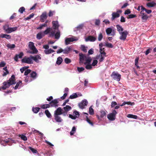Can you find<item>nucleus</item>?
I'll return each instance as SVG.
<instances>
[{
    "label": "nucleus",
    "instance_id": "obj_49",
    "mask_svg": "<svg viewBox=\"0 0 156 156\" xmlns=\"http://www.w3.org/2000/svg\"><path fill=\"white\" fill-rule=\"evenodd\" d=\"M78 95L76 93H73L72 95H71L69 97V98L71 99L75 98L77 97Z\"/></svg>",
    "mask_w": 156,
    "mask_h": 156
},
{
    "label": "nucleus",
    "instance_id": "obj_30",
    "mask_svg": "<svg viewBox=\"0 0 156 156\" xmlns=\"http://www.w3.org/2000/svg\"><path fill=\"white\" fill-rule=\"evenodd\" d=\"M48 22V21L47 20L42 25H41L39 27H37V29L41 30L42 29L43 27H47V23Z\"/></svg>",
    "mask_w": 156,
    "mask_h": 156
},
{
    "label": "nucleus",
    "instance_id": "obj_2",
    "mask_svg": "<svg viewBox=\"0 0 156 156\" xmlns=\"http://www.w3.org/2000/svg\"><path fill=\"white\" fill-rule=\"evenodd\" d=\"M52 28H50L53 30L55 33L54 36L55 38L58 39L60 37V33L58 30L59 25L58 21H53L52 22Z\"/></svg>",
    "mask_w": 156,
    "mask_h": 156
},
{
    "label": "nucleus",
    "instance_id": "obj_37",
    "mask_svg": "<svg viewBox=\"0 0 156 156\" xmlns=\"http://www.w3.org/2000/svg\"><path fill=\"white\" fill-rule=\"evenodd\" d=\"M104 46H105L109 48H112L113 47V46L112 44L108 43V42H106L105 43Z\"/></svg>",
    "mask_w": 156,
    "mask_h": 156
},
{
    "label": "nucleus",
    "instance_id": "obj_23",
    "mask_svg": "<svg viewBox=\"0 0 156 156\" xmlns=\"http://www.w3.org/2000/svg\"><path fill=\"white\" fill-rule=\"evenodd\" d=\"M54 117L56 122H61L63 121L62 119L59 115H54Z\"/></svg>",
    "mask_w": 156,
    "mask_h": 156
},
{
    "label": "nucleus",
    "instance_id": "obj_6",
    "mask_svg": "<svg viewBox=\"0 0 156 156\" xmlns=\"http://www.w3.org/2000/svg\"><path fill=\"white\" fill-rule=\"evenodd\" d=\"M117 112L115 110L113 111L112 113L108 114L107 115L108 118L110 120L113 121L115 119V115Z\"/></svg>",
    "mask_w": 156,
    "mask_h": 156
},
{
    "label": "nucleus",
    "instance_id": "obj_61",
    "mask_svg": "<svg viewBox=\"0 0 156 156\" xmlns=\"http://www.w3.org/2000/svg\"><path fill=\"white\" fill-rule=\"evenodd\" d=\"M22 83V81H19L18 82L16 85L15 86V87H14V89L15 90H16L17 89V88H18L19 85V84H20V83Z\"/></svg>",
    "mask_w": 156,
    "mask_h": 156
},
{
    "label": "nucleus",
    "instance_id": "obj_39",
    "mask_svg": "<svg viewBox=\"0 0 156 156\" xmlns=\"http://www.w3.org/2000/svg\"><path fill=\"white\" fill-rule=\"evenodd\" d=\"M126 104H127L128 105H134V104H133V103H132L130 102H125H125H124L122 104L120 105V106H122Z\"/></svg>",
    "mask_w": 156,
    "mask_h": 156
},
{
    "label": "nucleus",
    "instance_id": "obj_14",
    "mask_svg": "<svg viewBox=\"0 0 156 156\" xmlns=\"http://www.w3.org/2000/svg\"><path fill=\"white\" fill-rule=\"evenodd\" d=\"M144 10H141L140 12L141 18L143 21L145 22L148 18V16H147L146 13L144 12Z\"/></svg>",
    "mask_w": 156,
    "mask_h": 156
},
{
    "label": "nucleus",
    "instance_id": "obj_19",
    "mask_svg": "<svg viewBox=\"0 0 156 156\" xmlns=\"http://www.w3.org/2000/svg\"><path fill=\"white\" fill-rule=\"evenodd\" d=\"M62 109L60 107L57 108L56 110L54 112V115H60L62 114Z\"/></svg>",
    "mask_w": 156,
    "mask_h": 156
},
{
    "label": "nucleus",
    "instance_id": "obj_15",
    "mask_svg": "<svg viewBox=\"0 0 156 156\" xmlns=\"http://www.w3.org/2000/svg\"><path fill=\"white\" fill-rule=\"evenodd\" d=\"M100 112L101 113L100 116H99L98 115H97L96 116L99 120H101V118H103L106 115L107 112L105 110H101Z\"/></svg>",
    "mask_w": 156,
    "mask_h": 156
},
{
    "label": "nucleus",
    "instance_id": "obj_7",
    "mask_svg": "<svg viewBox=\"0 0 156 156\" xmlns=\"http://www.w3.org/2000/svg\"><path fill=\"white\" fill-rule=\"evenodd\" d=\"M112 77L115 80L119 81L121 78V75L117 72H113L112 75Z\"/></svg>",
    "mask_w": 156,
    "mask_h": 156
},
{
    "label": "nucleus",
    "instance_id": "obj_3",
    "mask_svg": "<svg viewBox=\"0 0 156 156\" xmlns=\"http://www.w3.org/2000/svg\"><path fill=\"white\" fill-rule=\"evenodd\" d=\"M15 76L14 75H12L9 80L3 83V85L1 88L3 90H5L9 87L11 85L15 84Z\"/></svg>",
    "mask_w": 156,
    "mask_h": 156
},
{
    "label": "nucleus",
    "instance_id": "obj_55",
    "mask_svg": "<svg viewBox=\"0 0 156 156\" xmlns=\"http://www.w3.org/2000/svg\"><path fill=\"white\" fill-rule=\"evenodd\" d=\"M28 68V67L24 66L22 67L20 69V71L22 73H23V72L26 70Z\"/></svg>",
    "mask_w": 156,
    "mask_h": 156
},
{
    "label": "nucleus",
    "instance_id": "obj_4",
    "mask_svg": "<svg viewBox=\"0 0 156 156\" xmlns=\"http://www.w3.org/2000/svg\"><path fill=\"white\" fill-rule=\"evenodd\" d=\"M106 32L107 35L114 36L115 35L116 31L113 28H108L106 29Z\"/></svg>",
    "mask_w": 156,
    "mask_h": 156
},
{
    "label": "nucleus",
    "instance_id": "obj_29",
    "mask_svg": "<svg viewBox=\"0 0 156 156\" xmlns=\"http://www.w3.org/2000/svg\"><path fill=\"white\" fill-rule=\"evenodd\" d=\"M116 27L119 34L123 32V29L122 26L119 25H117L116 26Z\"/></svg>",
    "mask_w": 156,
    "mask_h": 156
},
{
    "label": "nucleus",
    "instance_id": "obj_17",
    "mask_svg": "<svg viewBox=\"0 0 156 156\" xmlns=\"http://www.w3.org/2000/svg\"><path fill=\"white\" fill-rule=\"evenodd\" d=\"M58 103V100L57 99H55V100L51 101V102H50L49 104L50 105V107H57L58 106L57 104Z\"/></svg>",
    "mask_w": 156,
    "mask_h": 156
},
{
    "label": "nucleus",
    "instance_id": "obj_27",
    "mask_svg": "<svg viewBox=\"0 0 156 156\" xmlns=\"http://www.w3.org/2000/svg\"><path fill=\"white\" fill-rule=\"evenodd\" d=\"M96 38L94 36H89L86 39V41H94L96 40Z\"/></svg>",
    "mask_w": 156,
    "mask_h": 156
},
{
    "label": "nucleus",
    "instance_id": "obj_43",
    "mask_svg": "<svg viewBox=\"0 0 156 156\" xmlns=\"http://www.w3.org/2000/svg\"><path fill=\"white\" fill-rule=\"evenodd\" d=\"M45 113L46 115L49 118H51V115L49 111L46 110L45 111Z\"/></svg>",
    "mask_w": 156,
    "mask_h": 156
},
{
    "label": "nucleus",
    "instance_id": "obj_53",
    "mask_svg": "<svg viewBox=\"0 0 156 156\" xmlns=\"http://www.w3.org/2000/svg\"><path fill=\"white\" fill-rule=\"evenodd\" d=\"M9 27L8 26L5 25L3 27V29L4 30H5V32L8 33V32L9 31Z\"/></svg>",
    "mask_w": 156,
    "mask_h": 156
},
{
    "label": "nucleus",
    "instance_id": "obj_42",
    "mask_svg": "<svg viewBox=\"0 0 156 156\" xmlns=\"http://www.w3.org/2000/svg\"><path fill=\"white\" fill-rule=\"evenodd\" d=\"M41 108H42L45 109L50 107V105L49 104H43L41 105Z\"/></svg>",
    "mask_w": 156,
    "mask_h": 156
},
{
    "label": "nucleus",
    "instance_id": "obj_47",
    "mask_svg": "<svg viewBox=\"0 0 156 156\" xmlns=\"http://www.w3.org/2000/svg\"><path fill=\"white\" fill-rule=\"evenodd\" d=\"M28 148L34 154L38 153L37 151L35 149L32 148L31 147H29Z\"/></svg>",
    "mask_w": 156,
    "mask_h": 156
},
{
    "label": "nucleus",
    "instance_id": "obj_28",
    "mask_svg": "<svg viewBox=\"0 0 156 156\" xmlns=\"http://www.w3.org/2000/svg\"><path fill=\"white\" fill-rule=\"evenodd\" d=\"M55 52V51L52 49L51 48L48 49H45L44 50V52L46 54H51L52 53L54 52Z\"/></svg>",
    "mask_w": 156,
    "mask_h": 156
},
{
    "label": "nucleus",
    "instance_id": "obj_22",
    "mask_svg": "<svg viewBox=\"0 0 156 156\" xmlns=\"http://www.w3.org/2000/svg\"><path fill=\"white\" fill-rule=\"evenodd\" d=\"M32 61L34 60L36 62L38 63L39 62V60L41 59V58L40 56L39 55H37L34 56H32Z\"/></svg>",
    "mask_w": 156,
    "mask_h": 156
},
{
    "label": "nucleus",
    "instance_id": "obj_64",
    "mask_svg": "<svg viewBox=\"0 0 156 156\" xmlns=\"http://www.w3.org/2000/svg\"><path fill=\"white\" fill-rule=\"evenodd\" d=\"M136 17V15L134 14H130L128 16V18H134Z\"/></svg>",
    "mask_w": 156,
    "mask_h": 156
},
{
    "label": "nucleus",
    "instance_id": "obj_13",
    "mask_svg": "<svg viewBox=\"0 0 156 156\" xmlns=\"http://www.w3.org/2000/svg\"><path fill=\"white\" fill-rule=\"evenodd\" d=\"M106 57V54H100L99 55L97 56V58L99 59V62H102L105 57Z\"/></svg>",
    "mask_w": 156,
    "mask_h": 156
},
{
    "label": "nucleus",
    "instance_id": "obj_36",
    "mask_svg": "<svg viewBox=\"0 0 156 156\" xmlns=\"http://www.w3.org/2000/svg\"><path fill=\"white\" fill-rule=\"evenodd\" d=\"M63 109L66 112H67L71 109V107L69 105H66L63 107Z\"/></svg>",
    "mask_w": 156,
    "mask_h": 156
},
{
    "label": "nucleus",
    "instance_id": "obj_51",
    "mask_svg": "<svg viewBox=\"0 0 156 156\" xmlns=\"http://www.w3.org/2000/svg\"><path fill=\"white\" fill-rule=\"evenodd\" d=\"M89 113L90 115H92L94 114V110L92 107V106H90L89 108Z\"/></svg>",
    "mask_w": 156,
    "mask_h": 156
},
{
    "label": "nucleus",
    "instance_id": "obj_25",
    "mask_svg": "<svg viewBox=\"0 0 156 156\" xmlns=\"http://www.w3.org/2000/svg\"><path fill=\"white\" fill-rule=\"evenodd\" d=\"M72 48L70 47H67L64 49H63V53L64 54H67L69 53L72 50Z\"/></svg>",
    "mask_w": 156,
    "mask_h": 156
},
{
    "label": "nucleus",
    "instance_id": "obj_59",
    "mask_svg": "<svg viewBox=\"0 0 156 156\" xmlns=\"http://www.w3.org/2000/svg\"><path fill=\"white\" fill-rule=\"evenodd\" d=\"M31 71V70L29 69H26L25 71L24 75L27 76L28 74L30 73Z\"/></svg>",
    "mask_w": 156,
    "mask_h": 156
},
{
    "label": "nucleus",
    "instance_id": "obj_48",
    "mask_svg": "<svg viewBox=\"0 0 156 156\" xmlns=\"http://www.w3.org/2000/svg\"><path fill=\"white\" fill-rule=\"evenodd\" d=\"M37 76V73L36 72H32L30 74V77L34 79H35L36 78Z\"/></svg>",
    "mask_w": 156,
    "mask_h": 156
},
{
    "label": "nucleus",
    "instance_id": "obj_21",
    "mask_svg": "<svg viewBox=\"0 0 156 156\" xmlns=\"http://www.w3.org/2000/svg\"><path fill=\"white\" fill-rule=\"evenodd\" d=\"M47 15L46 12H43L40 16V20L41 22H44L47 18Z\"/></svg>",
    "mask_w": 156,
    "mask_h": 156
},
{
    "label": "nucleus",
    "instance_id": "obj_54",
    "mask_svg": "<svg viewBox=\"0 0 156 156\" xmlns=\"http://www.w3.org/2000/svg\"><path fill=\"white\" fill-rule=\"evenodd\" d=\"M20 138L21 139L23 140L24 141H26L27 140V137L25 135H22L20 136Z\"/></svg>",
    "mask_w": 156,
    "mask_h": 156
},
{
    "label": "nucleus",
    "instance_id": "obj_20",
    "mask_svg": "<svg viewBox=\"0 0 156 156\" xmlns=\"http://www.w3.org/2000/svg\"><path fill=\"white\" fill-rule=\"evenodd\" d=\"M104 46V44L102 43H101L99 44L100 54H106L105 52V48L103 47Z\"/></svg>",
    "mask_w": 156,
    "mask_h": 156
},
{
    "label": "nucleus",
    "instance_id": "obj_46",
    "mask_svg": "<svg viewBox=\"0 0 156 156\" xmlns=\"http://www.w3.org/2000/svg\"><path fill=\"white\" fill-rule=\"evenodd\" d=\"M40 109V108L38 107L33 108L32 111L34 113H37L38 112Z\"/></svg>",
    "mask_w": 156,
    "mask_h": 156
},
{
    "label": "nucleus",
    "instance_id": "obj_35",
    "mask_svg": "<svg viewBox=\"0 0 156 156\" xmlns=\"http://www.w3.org/2000/svg\"><path fill=\"white\" fill-rule=\"evenodd\" d=\"M156 5V3L153 2H150L147 4V5L149 7H151L154 6Z\"/></svg>",
    "mask_w": 156,
    "mask_h": 156
},
{
    "label": "nucleus",
    "instance_id": "obj_56",
    "mask_svg": "<svg viewBox=\"0 0 156 156\" xmlns=\"http://www.w3.org/2000/svg\"><path fill=\"white\" fill-rule=\"evenodd\" d=\"M95 24L96 26H99L100 24V20L98 19L95 20Z\"/></svg>",
    "mask_w": 156,
    "mask_h": 156
},
{
    "label": "nucleus",
    "instance_id": "obj_12",
    "mask_svg": "<svg viewBox=\"0 0 156 156\" xmlns=\"http://www.w3.org/2000/svg\"><path fill=\"white\" fill-rule=\"evenodd\" d=\"M88 104V101L86 99H84L82 100L79 104V108L82 109L85 108V106H86Z\"/></svg>",
    "mask_w": 156,
    "mask_h": 156
},
{
    "label": "nucleus",
    "instance_id": "obj_33",
    "mask_svg": "<svg viewBox=\"0 0 156 156\" xmlns=\"http://www.w3.org/2000/svg\"><path fill=\"white\" fill-rule=\"evenodd\" d=\"M0 37L2 38H5L7 39H10L11 38V36L9 35L5 34H2L0 35Z\"/></svg>",
    "mask_w": 156,
    "mask_h": 156
},
{
    "label": "nucleus",
    "instance_id": "obj_60",
    "mask_svg": "<svg viewBox=\"0 0 156 156\" xmlns=\"http://www.w3.org/2000/svg\"><path fill=\"white\" fill-rule=\"evenodd\" d=\"M77 69L78 71L79 72H81L83 71L84 69V68L83 67H77Z\"/></svg>",
    "mask_w": 156,
    "mask_h": 156
},
{
    "label": "nucleus",
    "instance_id": "obj_18",
    "mask_svg": "<svg viewBox=\"0 0 156 156\" xmlns=\"http://www.w3.org/2000/svg\"><path fill=\"white\" fill-rule=\"evenodd\" d=\"M84 27L85 26L84 23L80 24L75 28V30L81 31Z\"/></svg>",
    "mask_w": 156,
    "mask_h": 156
},
{
    "label": "nucleus",
    "instance_id": "obj_63",
    "mask_svg": "<svg viewBox=\"0 0 156 156\" xmlns=\"http://www.w3.org/2000/svg\"><path fill=\"white\" fill-rule=\"evenodd\" d=\"M16 55L19 58H21L23 55V52H21L19 55Z\"/></svg>",
    "mask_w": 156,
    "mask_h": 156
},
{
    "label": "nucleus",
    "instance_id": "obj_38",
    "mask_svg": "<svg viewBox=\"0 0 156 156\" xmlns=\"http://www.w3.org/2000/svg\"><path fill=\"white\" fill-rule=\"evenodd\" d=\"M127 117L129 118H133L134 119H137V115L131 114H128L127 115Z\"/></svg>",
    "mask_w": 156,
    "mask_h": 156
},
{
    "label": "nucleus",
    "instance_id": "obj_8",
    "mask_svg": "<svg viewBox=\"0 0 156 156\" xmlns=\"http://www.w3.org/2000/svg\"><path fill=\"white\" fill-rule=\"evenodd\" d=\"M29 47L30 48L32 51V52H30V53H37L38 52V50L34 46V43L32 42H30L29 43Z\"/></svg>",
    "mask_w": 156,
    "mask_h": 156
},
{
    "label": "nucleus",
    "instance_id": "obj_58",
    "mask_svg": "<svg viewBox=\"0 0 156 156\" xmlns=\"http://www.w3.org/2000/svg\"><path fill=\"white\" fill-rule=\"evenodd\" d=\"M103 38V35L101 33H100L98 35V40L99 41H100L102 40Z\"/></svg>",
    "mask_w": 156,
    "mask_h": 156
},
{
    "label": "nucleus",
    "instance_id": "obj_40",
    "mask_svg": "<svg viewBox=\"0 0 156 156\" xmlns=\"http://www.w3.org/2000/svg\"><path fill=\"white\" fill-rule=\"evenodd\" d=\"M62 58L60 57H59L57 58L56 63L58 65H60L62 62Z\"/></svg>",
    "mask_w": 156,
    "mask_h": 156
},
{
    "label": "nucleus",
    "instance_id": "obj_57",
    "mask_svg": "<svg viewBox=\"0 0 156 156\" xmlns=\"http://www.w3.org/2000/svg\"><path fill=\"white\" fill-rule=\"evenodd\" d=\"M98 63V61L96 59H94L91 64V65L93 66H95Z\"/></svg>",
    "mask_w": 156,
    "mask_h": 156
},
{
    "label": "nucleus",
    "instance_id": "obj_1",
    "mask_svg": "<svg viewBox=\"0 0 156 156\" xmlns=\"http://www.w3.org/2000/svg\"><path fill=\"white\" fill-rule=\"evenodd\" d=\"M50 33V36L51 37L54 36L55 33L50 27H48L43 32H40L37 35L36 37L37 39L40 40L45 35Z\"/></svg>",
    "mask_w": 156,
    "mask_h": 156
},
{
    "label": "nucleus",
    "instance_id": "obj_52",
    "mask_svg": "<svg viewBox=\"0 0 156 156\" xmlns=\"http://www.w3.org/2000/svg\"><path fill=\"white\" fill-rule=\"evenodd\" d=\"M7 47L9 48H13L15 47V45L14 44H8L7 45Z\"/></svg>",
    "mask_w": 156,
    "mask_h": 156
},
{
    "label": "nucleus",
    "instance_id": "obj_45",
    "mask_svg": "<svg viewBox=\"0 0 156 156\" xmlns=\"http://www.w3.org/2000/svg\"><path fill=\"white\" fill-rule=\"evenodd\" d=\"M76 130V128L75 126L73 127L71 131L70 132V134L71 135H73L75 133Z\"/></svg>",
    "mask_w": 156,
    "mask_h": 156
},
{
    "label": "nucleus",
    "instance_id": "obj_41",
    "mask_svg": "<svg viewBox=\"0 0 156 156\" xmlns=\"http://www.w3.org/2000/svg\"><path fill=\"white\" fill-rule=\"evenodd\" d=\"M32 80L30 76H27L25 78L24 81L25 82H30L32 81Z\"/></svg>",
    "mask_w": 156,
    "mask_h": 156
},
{
    "label": "nucleus",
    "instance_id": "obj_10",
    "mask_svg": "<svg viewBox=\"0 0 156 156\" xmlns=\"http://www.w3.org/2000/svg\"><path fill=\"white\" fill-rule=\"evenodd\" d=\"M128 34V32L126 31H124L119 33L120 36L119 38V39L121 40L125 41L127 37V36Z\"/></svg>",
    "mask_w": 156,
    "mask_h": 156
},
{
    "label": "nucleus",
    "instance_id": "obj_50",
    "mask_svg": "<svg viewBox=\"0 0 156 156\" xmlns=\"http://www.w3.org/2000/svg\"><path fill=\"white\" fill-rule=\"evenodd\" d=\"M86 65L85 68L87 69L90 70L92 69V65L90 64H85Z\"/></svg>",
    "mask_w": 156,
    "mask_h": 156
},
{
    "label": "nucleus",
    "instance_id": "obj_32",
    "mask_svg": "<svg viewBox=\"0 0 156 156\" xmlns=\"http://www.w3.org/2000/svg\"><path fill=\"white\" fill-rule=\"evenodd\" d=\"M17 27H9V31L8 32V33H10L16 30L17 29Z\"/></svg>",
    "mask_w": 156,
    "mask_h": 156
},
{
    "label": "nucleus",
    "instance_id": "obj_11",
    "mask_svg": "<svg viewBox=\"0 0 156 156\" xmlns=\"http://www.w3.org/2000/svg\"><path fill=\"white\" fill-rule=\"evenodd\" d=\"M80 116L79 112L76 110H74L73 112V115L69 114V117L73 119H75Z\"/></svg>",
    "mask_w": 156,
    "mask_h": 156
},
{
    "label": "nucleus",
    "instance_id": "obj_24",
    "mask_svg": "<svg viewBox=\"0 0 156 156\" xmlns=\"http://www.w3.org/2000/svg\"><path fill=\"white\" fill-rule=\"evenodd\" d=\"M122 12L121 10H119V11H117L116 12H113L112 14V20L118 17L119 16V13Z\"/></svg>",
    "mask_w": 156,
    "mask_h": 156
},
{
    "label": "nucleus",
    "instance_id": "obj_26",
    "mask_svg": "<svg viewBox=\"0 0 156 156\" xmlns=\"http://www.w3.org/2000/svg\"><path fill=\"white\" fill-rule=\"evenodd\" d=\"M83 114H85L86 117V121L89 123V124L91 126H93V123L91 122L90 119L88 118V113L85 112H83Z\"/></svg>",
    "mask_w": 156,
    "mask_h": 156
},
{
    "label": "nucleus",
    "instance_id": "obj_31",
    "mask_svg": "<svg viewBox=\"0 0 156 156\" xmlns=\"http://www.w3.org/2000/svg\"><path fill=\"white\" fill-rule=\"evenodd\" d=\"M32 132H33V133H38L39 134L41 138H42L43 137V136H44L43 134L42 133L40 132L39 131L35 130L34 129H32Z\"/></svg>",
    "mask_w": 156,
    "mask_h": 156
},
{
    "label": "nucleus",
    "instance_id": "obj_16",
    "mask_svg": "<svg viewBox=\"0 0 156 156\" xmlns=\"http://www.w3.org/2000/svg\"><path fill=\"white\" fill-rule=\"evenodd\" d=\"M80 56V63H83L85 61L87 56L83 55V54L80 53L79 54Z\"/></svg>",
    "mask_w": 156,
    "mask_h": 156
},
{
    "label": "nucleus",
    "instance_id": "obj_34",
    "mask_svg": "<svg viewBox=\"0 0 156 156\" xmlns=\"http://www.w3.org/2000/svg\"><path fill=\"white\" fill-rule=\"evenodd\" d=\"M91 61V59L90 57L87 56L85 60L86 62H84V64H90Z\"/></svg>",
    "mask_w": 156,
    "mask_h": 156
},
{
    "label": "nucleus",
    "instance_id": "obj_44",
    "mask_svg": "<svg viewBox=\"0 0 156 156\" xmlns=\"http://www.w3.org/2000/svg\"><path fill=\"white\" fill-rule=\"evenodd\" d=\"M81 48L82 51L85 52H86L87 51V47H86L85 45H81Z\"/></svg>",
    "mask_w": 156,
    "mask_h": 156
},
{
    "label": "nucleus",
    "instance_id": "obj_9",
    "mask_svg": "<svg viewBox=\"0 0 156 156\" xmlns=\"http://www.w3.org/2000/svg\"><path fill=\"white\" fill-rule=\"evenodd\" d=\"M78 38L75 37H71L66 38L65 40L66 44L67 45L69 44L70 42L76 41L78 40Z\"/></svg>",
    "mask_w": 156,
    "mask_h": 156
},
{
    "label": "nucleus",
    "instance_id": "obj_5",
    "mask_svg": "<svg viewBox=\"0 0 156 156\" xmlns=\"http://www.w3.org/2000/svg\"><path fill=\"white\" fill-rule=\"evenodd\" d=\"M21 61L22 63H25L29 64L33 63L32 55L29 57L25 56L24 57L22 60Z\"/></svg>",
    "mask_w": 156,
    "mask_h": 156
},
{
    "label": "nucleus",
    "instance_id": "obj_62",
    "mask_svg": "<svg viewBox=\"0 0 156 156\" xmlns=\"http://www.w3.org/2000/svg\"><path fill=\"white\" fill-rule=\"evenodd\" d=\"M65 62L66 63L68 64L71 62V61L69 59L66 58L65 59Z\"/></svg>",
    "mask_w": 156,
    "mask_h": 156
}]
</instances>
